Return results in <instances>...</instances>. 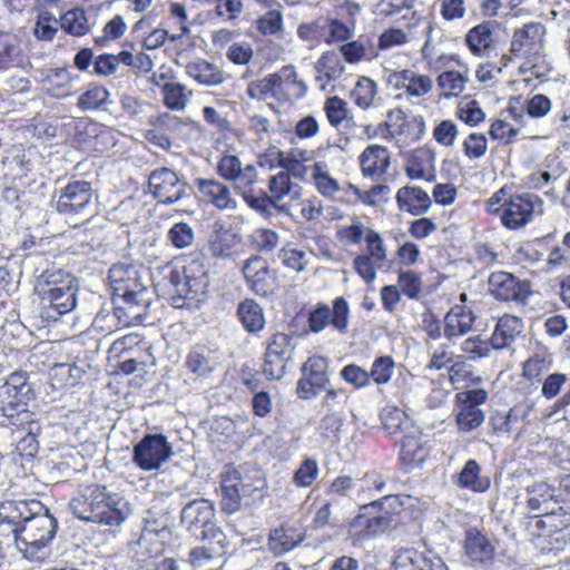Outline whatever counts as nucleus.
<instances>
[{"label": "nucleus", "instance_id": "obj_1", "mask_svg": "<svg viewBox=\"0 0 570 570\" xmlns=\"http://www.w3.org/2000/svg\"><path fill=\"white\" fill-rule=\"evenodd\" d=\"M0 525L11 528L17 548L27 559L38 560L53 540L58 520L38 500H7L0 503Z\"/></svg>", "mask_w": 570, "mask_h": 570}, {"label": "nucleus", "instance_id": "obj_2", "mask_svg": "<svg viewBox=\"0 0 570 570\" xmlns=\"http://www.w3.org/2000/svg\"><path fill=\"white\" fill-rule=\"evenodd\" d=\"M72 513L80 520L118 527L127 518V503L99 484L81 487L70 501Z\"/></svg>", "mask_w": 570, "mask_h": 570}, {"label": "nucleus", "instance_id": "obj_3", "mask_svg": "<svg viewBox=\"0 0 570 570\" xmlns=\"http://www.w3.org/2000/svg\"><path fill=\"white\" fill-rule=\"evenodd\" d=\"M36 291L40 297V315L45 321L56 322L77 306L78 279L62 269L46 271L39 275Z\"/></svg>", "mask_w": 570, "mask_h": 570}, {"label": "nucleus", "instance_id": "obj_4", "mask_svg": "<svg viewBox=\"0 0 570 570\" xmlns=\"http://www.w3.org/2000/svg\"><path fill=\"white\" fill-rule=\"evenodd\" d=\"M181 523L197 538L218 544L214 552L226 554L229 541L215 523V508L209 500L198 499L188 502L181 510Z\"/></svg>", "mask_w": 570, "mask_h": 570}, {"label": "nucleus", "instance_id": "obj_5", "mask_svg": "<svg viewBox=\"0 0 570 570\" xmlns=\"http://www.w3.org/2000/svg\"><path fill=\"white\" fill-rule=\"evenodd\" d=\"M544 213V202L532 193L511 196L503 203L501 222L508 229H519Z\"/></svg>", "mask_w": 570, "mask_h": 570}, {"label": "nucleus", "instance_id": "obj_6", "mask_svg": "<svg viewBox=\"0 0 570 570\" xmlns=\"http://www.w3.org/2000/svg\"><path fill=\"white\" fill-rule=\"evenodd\" d=\"M173 454V446L164 434H147L134 446L132 462L142 471H154Z\"/></svg>", "mask_w": 570, "mask_h": 570}, {"label": "nucleus", "instance_id": "obj_7", "mask_svg": "<svg viewBox=\"0 0 570 570\" xmlns=\"http://www.w3.org/2000/svg\"><path fill=\"white\" fill-rule=\"evenodd\" d=\"M169 279L176 287L178 296L191 301H200L209 285L208 269L204 258H191L184 266V282H180V274L178 272H171Z\"/></svg>", "mask_w": 570, "mask_h": 570}, {"label": "nucleus", "instance_id": "obj_8", "mask_svg": "<svg viewBox=\"0 0 570 570\" xmlns=\"http://www.w3.org/2000/svg\"><path fill=\"white\" fill-rule=\"evenodd\" d=\"M149 193L164 205H173L187 196V183L167 167L154 169L148 177Z\"/></svg>", "mask_w": 570, "mask_h": 570}, {"label": "nucleus", "instance_id": "obj_9", "mask_svg": "<svg viewBox=\"0 0 570 570\" xmlns=\"http://www.w3.org/2000/svg\"><path fill=\"white\" fill-rule=\"evenodd\" d=\"M94 204L91 184L86 180H75L60 190L57 210L67 216H87Z\"/></svg>", "mask_w": 570, "mask_h": 570}, {"label": "nucleus", "instance_id": "obj_10", "mask_svg": "<svg viewBox=\"0 0 570 570\" xmlns=\"http://www.w3.org/2000/svg\"><path fill=\"white\" fill-rule=\"evenodd\" d=\"M295 346L288 334L276 333L267 342L264 361V374L273 380L282 379L288 362L294 355Z\"/></svg>", "mask_w": 570, "mask_h": 570}, {"label": "nucleus", "instance_id": "obj_11", "mask_svg": "<svg viewBox=\"0 0 570 570\" xmlns=\"http://www.w3.org/2000/svg\"><path fill=\"white\" fill-rule=\"evenodd\" d=\"M308 325L312 332H322L331 325L341 334L347 332L350 325V307L344 297H336L333 301L332 309L325 304H318L308 316Z\"/></svg>", "mask_w": 570, "mask_h": 570}, {"label": "nucleus", "instance_id": "obj_12", "mask_svg": "<svg viewBox=\"0 0 570 570\" xmlns=\"http://www.w3.org/2000/svg\"><path fill=\"white\" fill-rule=\"evenodd\" d=\"M328 361L323 356H312L302 366V377L297 382L296 392L299 399L309 400L326 387L328 379Z\"/></svg>", "mask_w": 570, "mask_h": 570}, {"label": "nucleus", "instance_id": "obj_13", "mask_svg": "<svg viewBox=\"0 0 570 570\" xmlns=\"http://www.w3.org/2000/svg\"><path fill=\"white\" fill-rule=\"evenodd\" d=\"M386 83L394 90L402 91L409 99H420L429 95L434 87L431 76L420 73L413 69L391 71Z\"/></svg>", "mask_w": 570, "mask_h": 570}, {"label": "nucleus", "instance_id": "obj_14", "mask_svg": "<svg viewBox=\"0 0 570 570\" xmlns=\"http://www.w3.org/2000/svg\"><path fill=\"white\" fill-rule=\"evenodd\" d=\"M489 291L500 301L524 304L531 294L530 284L507 272H494L489 277Z\"/></svg>", "mask_w": 570, "mask_h": 570}, {"label": "nucleus", "instance_id": "obj_15", "mask_svg": "<svg viewBox=\"0 0 570 570\" xmlns=\"http://www.w3.org/2000/svg\"><path fill=\"white\" fill-rule=\"evenodd\" d=\"M546 28L540 22H530L517 29L511 41V51L522 58H534L543 51Z\"/></svg>", "mask_w": 570, "mask_h": 570}, {"label": "nucleus", "instance_id": "obj_16", "mask_svg": "<svg viewBox=\"0 0 570 570\" xmlns=\"http://www.w3.org/2000/svg\"><path fill=\"white\" fill-rule=\"evenodd\" d=\"M233 183L235 190L252 209L264 212L266 190L259 186L257 170L253 165H245Z\"/></svg>", "mask_w": 570, "mask_h": 570}, {"label": "nucleus", "instance_id": "obj_17", "mask_svg": "<svg viewBox=\"0 0 570 570\" xmlns=\"http://www.w3.org/2000/svg\"><path fill=\"white\" fill-rule=\"evenodd\" d=\"M220 364V352L218 348L206 344H196L190 348L186 358L185 367L196 379L206 380Z\"/></svg>", "mask_w": 570, "mask_h": 570}, {"label": "nucleus", "instance_id": "obj_18", "mask_svg": "<svg viewBox=\"0 0 570 570\" xmlns=\"http://www.w3.org/2000/svg\"><path fill=\"white\" fill-rule=\"evenodd\" d=\"M535 527L542 529V532L539 533L540 537L554 542V549H560L570 541V513L564 512L562 508L557 512H546L541 519L535 521Z\"/></svg>", "mask_w": 570, "mask_h": 570}, {"label": "nucleus", "instance_id": "obj_19", "mask_svg": "<svg viewBox=\"0 0 570 570\" xmlns=\"http://www.w3.org/2000/svg\"><path fill=\"white\" fill-rule=\"evenodd\" d=\"M243 274L248 287L258 295L272 294L276 287L274 274L268 269L267 263L258 256L245 262Z\"/></svg>", "mask_w": 570, "mask_h": 570}, {"label": "nucleus", "instance_id": "obj_20", "mask_svg": "<svg viewBox=\"0 0 570 570\" xmlns=\"http://www.w3.org/2000/svg\"><path fill=\"white\" fill-rule=\"evenodd\" d=\"M463 550L464 556L475 566L490 564L495 556L492 541L475 528L465 531Z\"/></svg>", "mask_w": 570, "mask_h": 570}, {"label": "nucleus", "instance_id": "obj_21", "mask_svg": "<svg viewBox=\"0 0 570 570\" xmlns=\"http://www.w3.org/2000/svg\"><path fill=\"white\" fill-rule=\"evenodd\" d=\"M196 185L203 199L219 210H235L238 206L229 187L216 179L197 178Z\"/></svg>", "mask_w": 570, "mask_h": 570}, {"label": "nucleus", "instance_id": "obj_22", "mask_svg": "<svg viewBox=\"0 0 570 570\" xmlns=\"http://www.w3.org/2000/svg\"><path fill=\"white\" fill-rule=\"evenodd\" d=\"M245 476L236 469H227L222 474V509L224 512L232 514L237 512L243 505V490Z\"/></svg>", "mask_w": 570, "mask_h": 570}, {"label": "nucleus", "instance_id": "obj_23", "mask_svg": "<svg viewBox=\"0 0 570 570\" xmlns=\"http://www.w3.org/2000/svg\"><path fill=\"white\" fill-rule=\"evenodd\" d=\"M315 81L322 91H326L331 82L340 80L346 71L344 61L337 51L328 50L316 60Z\"/></svg>", "mask_w": 570, "mask_h": 570}, {"label": "nucleus", "instance_id": "obj_24", "mask_svg": "<svg viewBox=\"0 0 570 570\" xmlns=\"http://www.w3.org/2000/svg\"><path fill=\"white\" fill-rule=\"evenodd\" d=\"M395 200L401 212L412 216H423L431 206L430 195L421 187L406 185L396 191Z\"/></svg>", "mask_w": 570, "mask_h": 570}, {"label": "nucleus", "instance_id": "obj_25", "mask_svg": "<svg viewBox=\"0 0 570 570\" xmlns=\"http://www.w3.org/2000/svg\"><path fill=\"white\" fill-rule=\"evenodd\" d=\"M276 76V100L292 101L304 98L307 94V86L297 78L296 69L288 65L284 66Z\"/></svg>", "mask_w": 570, "mask_h": 570}, {"label": "nucleus", "instance_id": "obj_26", "mask_svg": "<svg viewBox=\"0 0 570 570\" xmlns=\"http://www.w3.org/2000/svg\"><path fill=\"white\" fill-rule=\"evenodd\" d=\"M302 195V188L298 184L292 181L288 173L278 171L271 176L268 180V193L266 191V199L264 204V212L267 213L269 207L275 206L278 202L289 197L297 199Z\"/></svg>", "mask_w": 570, "mask_h": 570}, {"label": "nucleus", "instance_id": "obj_27", "mask_svg": "<svg viewBox=\"0 0 570 570\" xmlns=\"http://www.w3.org/2000/svg\"><path fill=\"white\" fill-rule=\"evenodd\" d=\"M429 448L423 434L415 425L414 431H407L401 441L400 459L404 465L412 469L419 466L428 456Z\"/></svg>", "mask_w": 570, "mask_h": 570}, {"label": "nucleus", "instance_id": "obj_28", "mask_svg": "<svg viewBox=\"0 0 570 570\" xmlns=\"http://www.w3.org/2000/svg\"><path fill=\"white\" fill-rule=\"evenodd\" d=\"M474 313L464 305H454L444 316L443 332L449 341L461 337L472 330Z\"/></svg>", "mask_w": 570, "mask_h": 570}, {"label": "nucleus", "instance_id": "obj_29", "mask_svg": "<svg viewBox=\"0 0 570 570\" xmlns=\"http://www.w3.org/2000/svg\"><path fill=\"white\" fill-rule=\"evenodd\" d=\"M360 166L364 177H381L390 166V151L381 145H370L360 155Z\"/></svg>", "mask_w": 570, "mask_h": 570}, {"label": "nucleus", "instance_id": "obj_30", "mask_svg": "<svg viewBox=\"0 0 570 570\" xmlns=\"http://www.w3.org/2000/svg\"><path fill=\"white\" fill-rule=\"evenodd\" d=\"M304 539L305 533L302 529L294 525H283L271 531L267 547L273 554L283 556L298 547Z\"/></svg>", "mask_w": 570, "mask_h": 570}, {"label": "nucleus", "instance_id": "obj_31", "mask_svg": "<svg viewBox=\"0 0 570 570\" xmlns=\"http://www.w3.org/2000/svg\"><path fill=\"white\" fill-rule=\"evenodd\" d=\"M523 327L522 318L509 314L501 316L490 338L491 347L494 350L508 347L523 331Z\"/></svg>", "mask_w": 570, "mask_h": 570}, {"label": "nucleus", "instance_id": "obj_32", "mask_svg": "<svg viewBox=\"0 0 570 570\" xmlns=\"http://www.w3.org/2000/svg\"><path fill=\"white\" fill-rule=\"evenodd\" d=\"M40 82L53 98H66L72 92V78L67 69H48L41 72Z\"/></svg>", "mask_w": 570, "mask_h": 570}, {"label": "nucleus", "instance_id": "obj_33", "mask_svg": "<svg viewBox=\"0 0 570 570\" xmlns=\"http://www.w3.org/2000/svg\"><path fill=\"white\" fill-rule=\"evenodd\" d=\"M469 81L468 66H462L458 69L442 70L438 78L436 85L442 91L441 97L452 98L460 96Z\"/></svg>", "mask_w": 570, "mask_h": 570}, {"label": "nucleus", "instance_id": "obj_34", "mask_svg": "<svg viewBox=\"0 0 570 570\" xmlns=\"http://www.w3.org/2000/svg\"><path fill=\"white\" fill-rule=\"evenodd\" d=\"M117 296L121 297L124 303L126 304V308L128 309V313L131 317H136L139 315V312L136 311L141 307H146L150 303V297L148 291L142 287L138 283V287L136 286H121L118 287V294ZM125 307H117L115 308V315L118 318H121L122 315H126V312H124Z\"/></svg>", "mask_w": 570, "mask_h": 570}, {"label": "nucleus", "instance_id": "obj_35", "mask_svg": "<svg viewBox=\"0 0 570 570\" xmlns=\"http://www.w3.org/2000/svg\"><path fill=\"white\" fill-rule=\"evenodd\" d=\"M434 156L428 149L414 151L406 160L405 174L411 179H423L432 181L434 179Z\"/></svg>", "mask_w": 570, "mask_h": 570}, {"label": "nucleus", "instance_id": "obj_36", "mask_svg": "<svg viewBox=\"0 0 570 570\" xmlns=\"http://www.w3.org/2000/svg\"><path fill=\"white\" fill-rule=\"evenodd\" d=\"M186 73L203 86H217L225 80L224 72L206 60L187 63Z\"/></svg>", "mask_w": 570, "mask_h": 570}, {"label": "nucleus", "instance_id": "obj_37", "mask_svg": "<svg viewBox=\"0 0 570 570\" xmlns=\"http://www.w3.org/2000/svg\"><path fill=\"white\" fill-rule=\"evenodd\" d=\"M311 176L316 190L325 198H333L341 190L338 180L331 175L328 165L323 160L314 163Z\"/></svg>", "mask_w": 570, "mask_h": 570}, {"label": "nucleus", "instance_id": "obj_38", "mask_svg": "<svg viewBox=\"0 0 570 570\" xmlns=\"http://www.w3.org/2000/svg\"><path fill=\"white\" fill-rule=\"evenodd\" d=\"M381 420L384 431L390 435L405 434L407 431L415 432L413 421L399 407L386 406L382 410Z\"/></svg>", "mask_w": 570, "mask_h": 570}, {"label": "nucleus", "instance_id": "obj_39", "mask_svg": "<svg viewBox=\"0 0 570 570\" xmlns=\"http://www.w3.org/2000/svg\"><path fill=\"white\" fill-rule=\"evenodd\" d=\"M465 43L474 56H484L493 43V28L491 22H482L465 36Z\"/></svg>", "mask_w": 570, "mask_h": 570}, {"label": "nucleus", "instance_id": "obj_40", "mask_svg": "<svg viewBox=\"0 0 570 570\" xmlns=\"http://www.w3.org/2000/svg\"><path fill=\"white\" fill-rule=\"evenodd\" d=\"M237 316L247 332L263 330L265 317L263 308L254 299H245L238 304Z\"/></svg>", "mask_w": 570, "mask_h": 570}, {"label": "nucleus", "instance_id": "obj_41", "mask_svg": "<svg viewBox=\"0 0 570 570\" xmlns=\"http://www.w3.org/2000/svg\"><path fill=\"white\" fill-rule=\"evenodd\" d=\"M481 466L475 460H469L458 474V485L474 492H484L490 487L488 478L480 476Z\"/></svg>", "mask_w": 570, "mask_h": 570}, {"label": "nucleus", "instance_id": "obj_42", "mask_svg": "<svg viewBox=\"0 0 570 570\" xmlns=\"http://www.w3.org/2000/svg\"><path fill=\"white\" fill-rule=\"evenodd\" d=\"M60 28L67 33L80 37L90 31V23L82 8L68 10L60 17Z\"/></svg>", "mask_w": 570, "mask_h": 570}, {"label": "nucleus", "instance_id": "obj_43", "mask_svg": "<svg viewBox=\"0 0 570 570\" xmlns=\"http://www.w3.org/2000/svg\"><path fill=\"white\" fill-rule=\"evenodd\" d=\"M376 95V82L364 76L357 79L354 88L351 91V98L353 102L362 109H370L373 107Z\"/></svg>", "mask_w": 570, "mask_h": 570}, {"label": "nucleus", "instance_id": "obj_44", "mask_svg": "<svg viewBox=\"0 0 570 570\" xmlns=\"http://www.w3.org/2000/svg\"><path fill=\"white\" fill-rule=\"evenodd\" d=\"M164 104L171 110L181 111L186 108L191 91L179 82H165L161 89Z\"/></svg>", "mask_w": 570, "mask_h": 570}, {"label": "nucleus", "instance_id": "obj_45", "mask_svg": "<svg viewBox=\"0 0 570 570\" xmlns=\"http://www.w3.org/2000/svg\"><path fill=\"white\" fill-rule=\"evenodd\" d=\"M528 508L531 512L546 514L552 499V490L547 483L539 482L527 488Z\"/></svg>", "mask_w": 570, "mask_h": 570}, {"label": "nucleus", "instance_id": "obj_46", "mask_svg": "<svg viewBox=\"0 0 570 570\" xmlns=\"http://www.w3.org/2000/svg\"><path fill=\"white\" fill-rule=\"evenodd\" d=\"M24 397L0 385V416L4 419L19 417L26 413Z\"/></svg>", "mask_w": 570, "mask_h": 570}, {"label": "nucleus", "instance_id": "obj_47", "mask_svg": "<svg viewBox=\"0 0 570 570\" xmlns=\"http://www.w3.org/2000/svg\"><path fill=\"white\" fill-rule=\"evenodd\" d=\"M357 523L365 528L367 535L375 537L396 525L397 520L393 513L385 511L382 514L368 518L358 515Z\"/></svg>", "mask_w": 570, "mask_h": 570}, {"label": "nucleus", "instance_id": "obj_48", "mask_svg": "<svg viewBox=\"0 0 570 570\" xmlns=\"http://www.w3.org/2000/svg\"><path fill=\"white\" fill-rule=\"evenodd\" d=\"M379 14L382 17H392L406 11L403 18L411 14V22L409 26H415L420 19L415 11L412 10V0H380L376 4Z\"/></svg>", "mask_w": 570, "mask_h": 570}, {"label": "nucleus", "instance_id": "obj_49", "mask_svg": "<svg viewBox=\"0 0 570 570\" xmlns=\"http://www.w3.org/2000/svg\"><path fill=\"white\" fill-rule=\"evenodd\" d=\"M20 57L19 41L14 35L0 33V69L16 65Z\"/></svg>", "mask_w": 570, "mask_h": 570}, {"label": "nucleus", "instance_id": "obj_50", "mask_svg": "<svg viewBox=\"0 0 570 570\" xmlns=\"http://www.w3.org/2000/svg\"><path fill=\"white\" fill-rule=\"evenodd\" d=\"M551 365V357L534 354L523 363L522 376L531 382H540L542 375L550 370Z\"/></svg>", "mask_w": 570, "mask_h": 570}, {"label": "nucleus", "instance_id": "obj_51", "mask_svg": "<svg viewBox=\"0 0 570 570\" xmlns=\"http://www.w3.org/2000/svg\"><path fill=\"white\" fill-rule=\"evenodd\" d=\"M268 11L256 20L257 30L264 36L276 35L283 29V14L279 4L267 8Z\"/></svg>", "mask_w": 570, "mask_h": 570}, {"label": "nucleus", "instance_id": "obj_52", "mask_svg": "<svg viewBox=\"0 0 570 570\" xmlns=\"http://www.w3.org/2000/svg\"><path fill=\"white\" fill-rule=\"evenodd\" d=\"M484 421V413L481 409L470 405H460L456 414V424L460 431L471 432L479 428Z\"/></svg>", "mask_w": 570, "mask_h": 570}, {"label": "nucleus", "instance_id": "obj_53", "mask_svg": "<svg viewBox=\"0 0 570 570\" xmlns=\"http://www.w3.org/2000/svg\"><path fill=\"white\" fill-rule=\"evenodd\" d=\"M109 279L115 294H118V287L121 286L129 287L132 285L138 287L137 271L132 266H125L122 264L114 265L109 269Z\"/></svg>", "mask_w": 570, "mask_h": 570}, {"label": "nucleus", "instance_id": "obj_54", "mask_svg": "<svg viewBox=\"0 0 570 570\" xmlns=\"http://www.w3.org/2000/svg\"><path fill=\"white\" fill-rule=\"evenodd\" d=\"M167 238L175 248L184 249L194 244L195 230L189 224L179 222L169 228Z\"/></svg>", "mask_w": 570, "mask_h": 570}, {"label": "nucleus", "instance_id": "obj_55", "mask_svg": "<svg viewBox=\"0 0 570 570\" xmlns=\"http://www.w3.org/2000/svg\"><path fill=\"white\" fill-rule=\"evenodd\" d=\"M324 111L328 122L338 128L348 116L347 102L338 96H332L324 102Z\"/></svg>", "mask_w": 570, "mask_h": 570}, {"label": "nucleus", "instance_id": "obj_56", "mask_svg": "<svg viewBox=\"0 0 570 570\" xmlns=\"http://www.w3.org/2000/svg\"><path fill=\"white\" fill-rule=\"evenodd\" d=\"M297 36L301 40L307 42L311 48L317 46L322 40L325 41V20L301 23L297 28Z\"/></svg>", "mask_w": 570, "mask_h": 570}, {"label": "nucleus", "instance_id": "obj_57", "mask_svg": "<svg viewBox=\"0 0 570 570\" xmlns=\"http://www.w3.org/2000/svg\"><path fill=\"white\" fill-rule=\"evenodd\" d=\"M490 345L489 341L483 340L480 335H475L462 342L461 351L468 360L476 361L489 356Z\"/></svg>", "mask_w": 570, "mask_h": 570}, {"label": "nucleus", "instance_id": "obj_58", "mask_svg": "<svg viewBox=\"0 0 570 570\" xmlns=\"http://www.w3.org/2000/svg\"><path fill=\"white\" fill-rule=\"evenodd\" d=\"M337 52L341 55L343 61L351 65H356L367 59V48L362 39L347 40L340 46Z\"/></svg>", "mask_w": 570, "mask_h": 570}, {"label": "nucleus", "instance_id": "obj_59", "mask_svg": "<svg viewBox=\"0 0 570 570\" xmlns=\"http://www.w3.org/2000/svg\"><path fill=\"white\" fill-rule=\"evenodd\" d=\"M348 395L343 389H328L322 401L324 413H342L344 414L347 405Z\"/></svg>", "mask_w": 570, "mask_h": 570}, {"label": "nucleus", "instance_id": "obj_60", "mask_svg": "<svg viewBox=\"0 0 570 570\" xmlns=\"http://www.w3.org/2000/svg\"><path fill=\"white\" fill-rule=\"evenodd\" d=\"M326 26V36H325V42L336 43V42H346L347 40L353 39L354 32L353 30L343 21L338 19H332L328 21H325Z\"/></svg>", "mask_w": 570, "mask_h": 570}, {"label": "nucleus", "instance_id": "obj_61", "mask_svg": "<svg viewBox=\"0 0 570 570\" xmlns=\"http://www.w3.org/2000/svg\"><path fill=\"white\" fill-rule=\"evenodd\" d=\"M394 362L390 356H380L374 360L368 372L370 382L373 380L376 384L387 383L393 374Z\"/></svg>", "mask_w": 570, "mask_h": 570}, {"label": "nucleus", "instance_id": "obj_62", "mask_svg": "<svg viewBox=\"0 0 570 570\" xmlns=\"http://www.w3.org/2000/svg\"><path fill=\"white\" fill-rule=\"evenodd\" d=\"M366 228L358 217H353L350 225L341 226L337 232V238L343 243L358 244L365 238Z\"/></svg>", "mask_w": 570, "mask_h": 570}, {"label": "nucleus", "instance_id": "obj_63", "mask_svg": "<svg viewBox=\"0 0 570 570\" xmlns=\"http://www.w3.org/2000/svg\"><path fill=\"white\" fill-rule=\"evenodd\" d=\"M59 26L60 19L57 20L50 12L43 11L38 16L35 35L38 39L51 40L58 31Z\"/></svg>", "mask_w": 570, "mask_h": 570}, {"label": "nucleus", "instance_id": "obj_64", "mask_svg": "<svg viewBox=\"0 0 570 570\" xmlns=\"http://www.w3.org/2000/svg\"><path fill=\"white\" fill-rule=\"evenodd\" d=\"M417 556H421L415 550H401L393 560L392 570H424L421 562L417 561Z\"/></svg>", "mask_w": 570, "mask_h": 570}]
</instances>
